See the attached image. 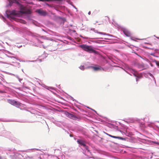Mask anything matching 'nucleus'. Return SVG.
<instances>
[{"instance_id": "ddd939ff", "label": "nucleus", "mask_w": 159, "mask_h": 159, "mask_svg": "<svg viewBox=\"0 0 159 159\" xmlns=\"http://www.w3.org/2000/svg\"><path fill=\"white\" fill-rule=\"evenodd\" d=\"M80 69H81L82 70H84V66H81L80 67Z\"/></svg>"}, {"instance_id": "a211bd4d", "label": "nucleus", "mask_w": 159, "mask_h": 159, "mask_svg": "<svg viewBox=\"0 0 159 159\" xmlns=\"http://www.w3.org/2000/svg\"><path fill=\"white\" fill-rule=\"evenodd\" d=\"M2 159V157L0 156V159Z\"/></svg>"}, {"instance_id": "9b49d317", "label": "nucleus", "mask_w": 159, "mask_h": 159, "mask_svg": "<svg viewBox=\"0 0 159 159\" xmlns=\"http://www.w3.org/2000/svg\"><path fill=\"white\" fill-rule=\"evenodd\" d=\"M78 119V118L74 115L72 118V119L75 120H76L77 119Z\"/></svg>"}, {"instance_id": "f03ea898", "label": "nucleus", "mask_w": 159, "mask_h": 159, "mask_svg": "<svg viewBox=\"0 0 159 159\" xmlns=\"http://www.w3.org/2000/svg\"><path fill=\"white\" fill-rule=\"evenodd\" d=\"M20 12L22 14H30L31 13L30 10L25 7H21Z\"/></svg>"}, {"instance_id": "412c9836", "label": "nucleus", "mask_w": 159, "mask_h": 159, "mask_svg": "<svg viewBox=\"0 0 159 159\" xmlns=\"http://www.w3.org/2000/svg\"><path fill=\"white\" fill-rule=\"evenodd\" d=\"M33 158V157H31V158Z\"/></svg>"}, {"instance_id": "39448f33", "label": "nucleus", "mask_w": 159, "mask_h": 159, "mask_svg": "<svg viewBox=\"0 0 159 159\" xmlns=\"http://www.w3.org/2000/svg\"><path fill=\"white\" fill-rule=\"evenodd\" d=\"M108 135L109 136H110L111 138H115V139H121L122 140H125V139L124 138L121 137L116 136L112 135L109 134H108Z\"/></svg>"}, {"instance_id": "f3484780", "label": "nucleus", "mask_w": 159, "mask_h": 159, "mask_svg": "<svg viewBox=\"0 0 159 159\" xmlns=\"http://www.w3.org/2000/svg\"><path fill=\"white\" fill-rule=\"evenodd\" d=\"M61 0H49V1H60Z\"/></svg>"}, {"instance_id": "6ab92c4d", "label": "nucleus", "mask_w": 159, "mask_h": 159, "mask_svg": "<svg viewBox=\"0 0 159 159\" xmlns=\"http://www.w3.org/2000/svg\"><path fill=\"white\" fill-rule=\"evenodd\" d=\"M107 19L108 20V19H109V18H108V17H107Z\"/></svg>"}, {"instance_id": "9d476101", "label": "nucleus", "mask_w": 159, "mask_h": 159, "mask_svg": "<svg viewBox=\"0 0 159 159\" xmlns=\"http://www.w3.org/2000/svg\"><path fill=\"white\" fill-rule=\"evenodd\" d=\"M68 117H69L70 118L72 119L73 116H74V115L70 113H68Z\"/></svg>"}, {"instance_id": "0eeeda50", "label": "nucleus", "mask_w": 159, "mask_h": 159, "mask_svg": "<svg viewBox=\"0 0 159 159\" xmlns=\"http://www.w3.org/2000/svg\"><path fill=\"white\" fill-rule=\"evenodd\" d=\"M124 33L127 36H129L130 35V33L129 31L126 30H123Z\"/></svg>"}, {"instance_id": "6e6552de", "label": "nucleus", "mask_w": 159, "mask_h": 159, "mask_svg": "<svg viewBox=\"0 0 159 159\" xmlns=\"http://www.w3.org/2000/svg\"><path fill=\"white\" fill-rule=\"evenodd\" d=\"M91 68L95 71H98L101 70V68L98 67L91 66Z\"/></svg>"}, {"instance_id": "7ed1b4c3", "label": "nucleus", "mask_w": 159, "mask_h": 159, "mask_svg": "<svg viewBox=\"0 0 159 159\" xmlns=\"http://www.w3.org/2000/svg\"><path fill=\"white\" fill-rule=\"evenodd\" d=\"M7 102L10 104L14 106H19L20 105V102H18L14 100L8 99Z\"/></svg>"}, {"instance_id": "4be33fe9", "label": "nucleus", "mask_w": 159, "mask_h": 159, "mask_svg": "<svg viewBox=\"0 0 159 159\" xmlns=\"http://www.w3.org/2000/svg\"><path fill=\"white\" fill-rule=\"evenodd\" d=\"M136 81H137V79H136Z\"/></svg>"}, {"instance_id": "20e7f679", "label": "nucleus", "mask_w": 159, "mask_h": 159, "mask_svg": "<svg viewBox=\"0 0 159 159\" xmlns=\"http://www.w3.org/2000/svg\"><path fill=\"white\" fill-rule=\"evenodd\" d=\"M36 11L39 14L42 16H46L47 14V13L46 11H43L41 10H38Z\"/></svg>"}, {"instance_id": "f8f14e48", "label": "nucleus", "mask_w": 159, "mask_h": 159, "mask_svg": "<svg viewBox=\"0 0 159 159\" xmlns=\"http://www.w3.org/2000/svg\"><path fill=\"white\" fill-rule=\"evenodd\" d=\"M20 22L21 23L25 24H26V21L23 20H20Z\"/></svg>"}, {"instance_id": "1a4fd4ad", "label": "nucleus", "mask_w": 159, "mask_h": 159, "mask_svg": "<svg viewBox=\"0 0 159 159\" xmlns=\"http://www.w3.org/2000/svg\"><path fill=\"white\" fill-rule=\"evenodd\" d=\"M18 14V12H16V11H12L11 13L10 14L11 15H17Z\"/></svg>"}, {"instance_id": "aec40b11", "label": "nucleus", "mask_w": 159, "mask_h": 159, "mask_svg": "<svg viewBox=\"0 0 159 159\" xmlns=\"http://www.w3.org/2000/svg\"><path fill=\"white\" fill-rule=\"evenodd\" d=\"M90 12H89V14H90Z\"/></svg>"}, {"instance_id": "423d86ee", "label": "nucleus", "mask_w": 159, "mask_h": 159, "mask_svg": "<svg viewBox=\"0 0 159 159\" xmlns=\"http://www.w3.org/2000/svg\"><path fill=\"white\" fill-rule=\"evenodd\" d=\"M77 142L79 144L82 145L83 146H85V144L84 143V141L83 140H78L77 141Z\"/></svg>"}, {"instance_id": "f257e3e1", "label": "nucleus", "mask_w": 159, "mask_h": 159, "mask_svg": "<svg viewBox=\"0 0 159 159\" xmlns=\"http://www.w3.org/2000/svg\"><path fill=\"white\" fill-rule=\"evenodd\" d=\"M80 47L83 50L90 53H94L95 54H97L98 53V52L93 49L91 46L83 44L80 45Z\"/></svg>"}, {"instance_id": "2eb2a0df", "label": "nucleus", "mask_w": 159, "mask_h": 159, "mask_svg": "<svg viewBox=\"0 0 159 159\" xmlns=\"http://www.w3.org/2000/svg\"><path fill=\"white\" fill-rule=\"evenodd\" d=\"M97 33L99 34H104V33H102V32H97Z\"/></svg>"}, {"instance_id": "dca6fc26", "label": "nucleus", "mask_w": 159, "mask_h": 159, "mask_svg": "<svg viewBox=\"0 0 159 159\" xmlns=\"http://www.w3.org/2000/svg\"><path fill=\"white\" fill-rule=\"evenodd\" d=\"M156 64H157V65L159 66V62L158 61H157L156 62Z\"/></svg>"}, {"instance_id": "4468645a", "label": "nucleus", "mask_w": 159, "mask_h": 159, "mask_svg": "<svg viewBox=\"0 0 159 159\" xmlns=\"http://www.w3.org/2000/svg\"><path fill=\"white\" fill-rule=\"evenodd\" d=\"M84 147L85 148V149L87 150H88V151H89V149H88V146H86V145H85V146H84Z\"/></svg>"}]
</instances>
